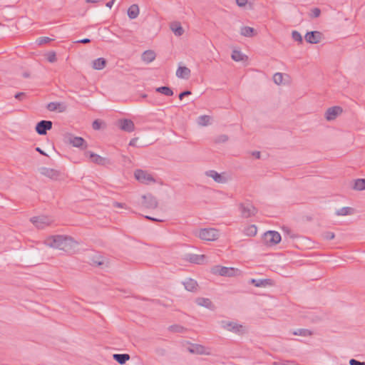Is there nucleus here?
Here are the masks:
<instances>
[{"label":"nucleus","instance_id":"nucleus-49","mask_svg":"<svg viewBox=\"0 0 365 365\" xmlns=\"http://www.w3.org/2000/svg\"><path fill=\"white\" fill-rule=\"evenodd\" d=\"M191 93H191V91H188V90H187V91H182V92H181V93L179 94V99H180V100H182V99H183V98H184L185 96H190V95H191Z\"/></svg>","mask_w":365,"mask_h":365},{"label":"nucleus","instance_id":"nucleus-58","mask_svg":"<svg viewBox=\"0 0 365 365\" xmlns=\"http://www.w3.org/2000/svg\"><path fill=\"white\" fill-rule=\"evenodd\" d=\"M130 145H135V140L133 139L130 140V143H129Z\"/></svg>","mask_w":365,"mask_h":365},{"label":"nucleus","instance_id":"nucleus-50","mask_svg":"<svg viewBox=\"0 0 365 365\" xmlns=\"http://www.w3.org/2000/svg\"><path fill=\"white\" fill-rule=\"evenodd\" d=\"M349 364L350 365H365V362H361L356 359H351L349 361Z\"/></svg>","mask_w":365,"mask_h":365},{"label":"nucleus","instance_id":"nucleus-2","mask_svg":"<svg viewBox=\"0 0 365 365\" xmlns=\"http://www.w3.org/2000/svg\"><path fill=\"white\" fill-rule=\"evenodd\" d=\"M63 140L66 143L71 144L73 147L79 148L82 150L87 148V143L83 138L75 136L71 133H65Z\"/></svg>","mask_w":365,"mask_h":365},{"label":"nucleus","instance_id":"nucleus-16","mask_svg":"<svg viewBox=\"0 0 365 365\" xmlns=\"http://www.w3.org/2000/svg\"><path fill=\"white\" fill-rule=\"evenodd\" d=\"M120 128L121 130L130 133L135 130V125L131 120L123 119L119 122Z\"/></svg>","mask_w":365,"mask_h":365},{"label":"nucleus","instance_id":"nucleus-39","mask_svg":"<svg viewBox=\"0 0 365 365\" xmlns=\"http://www.w3.org/2000/svg\"><path fill=\"white\" fill-rule=\"evenodd\" d=\"M292 37L294 41H297V42H299L300 43H302L303 40H302V35L297 31H293L292 32Z\"/></svg>","mask_w":365,"mask_h":365},{"label":"nucleus","instance_id":"nucleus-9","mask_svg":"<svg viewBox=\"0 0 365 365\" xmlns=\"http://www.w3.org/2000/svg\"><path fill=\"white\" fill-rule=\"evenodd\" d=\"M142 198V206L147 209H155L158 207V202L157 199L148 193L146 195H143L141 197Z\"/></svg>","mask_w":365,"mask_h":365},{"label":"nucleus","instance_id":"nucleus-55","mask_svg":"<svg viewBox=\"0 0 365 365\" xmlns=\"http://www.w3.org/2000/svg\"><path fill=\"white\" fill-rule=\"evenodd\" d=\"M146 219H148V220H150L152 221H155V222H162L163 220H158L157 218H154V217H150V216H145V217Z\"/></svg>","mask_w":365,"mask_h":365},{"label":"nucleus","instance_id":"nucleus-23","mask_svg":"<svg viewBox=\"0 0 365 365\" xmlns=\"http://www.w3.org/2000/svg\"><path fill=\"white\" fill-rule=\"evenodd\" d=\"M196 303L199 306L204 307L210 309H213L214 308L213 304L212 303L211 300L208 298L198 297L196 299Z\"/></svg>","mask_w":365,"mask_h":365},{"label":"nucleus","instance_id":"nucleus-30","mask_svg":"<svg viewBox=\"0 0 365 365\" xmlns=\"http://www.w3.org/2000/svg\"><path fill=\"white\" fill-rule=\"evenodd\" d=\"M189 351L192 354H205V347L200 344H193L188 349Z\"/></svg>","mask_w":365,"mask_h":365},{"label":"nucleus","instance_id":"nucleus-28","mask_svg":"<svg viewBox=\"0 0 365 365\" xmlns=\"http://www.w3.org/2000/svg\"><path fill=\"white\" fill-rule=\"evenodd\" d=\"M240 34L245 37H252L256 34V32L252 27L242 26L240 29Z\"/></svg>","mask_w":365,"mask_h":365},{"label":"nucleus","instance_id":"nucleus-8","mask_svg":"<svg viewBox=\"0 0 365 365\" xmlns=\"http://www.w3.org/2000/svg\"><path fill=\"white\" fill-rule=\"evenodd\" d=\"M134 175L135 179L141 183L150 184L155 182V180L150 173L143 170H136Z\"/></svg>","mask_w":365,"mask_h":365},{"label":"nucleus","instance_id":"nucleus-34","mask_svg":"<svg viewBox=\"0 0 365 365\" xmlns=\"http://www.w3.org/2000/svg\"><path fill=\"white\" fill-rule=\"evenodd\" d=\"M156 91L167 96H172L173 95V90L168 86H161L156 88Z\"/></svg>","mask_w":365,"mask_h":365},{"label":"nucleus","instance_id":"nucleus-42","mask_svg":"<svg viewBox=\"0 0 365 365\" xmlns=\"http://www.w3.org/2000/svg\"><path fill=\"white\" fill-rule=\"evenodd\" d=\"M247 235L255 236L257 234V227L255 225H251L246 230Z\"/></svg>","mask_w":365,"mask_h":365},{"label":"nucleus","instance_id":"nucleus-29","mask_svg":"<svg viewBox=\"0 0 365 365\" xmlns=\"http://www.w3.org/2000/svg\"><path fill=\"white\" fill-rule=\"evenodd\" d=\"M106 60L103 58H98L93 61V68L96 70H101L106 65Z\"/></svg>","mask_w":365,"mask_h":365},{"label":"nucleus","instance_id":"nucleus-44","mask_svg":"<svg viewBox=\"0 0 365 365\" xmlns=\"http://www.w3.org/2000/svg\"><path fill=\"white\" fill-rule=\"evenodd\" d=\"M321 14V10L319 8H314L311 11L310 16L312 18H317Z\"/></svg>","mask_w":365,"mask_h":365},{"label":"nucleus","instance_id":"nucleus-11","mask_svg":"<svg viewBox=\"0 0 365 365\" xmlns=\"http://www.w3.org/2000/svg\"><path fill=\"white\" fill-rule=\"evenodd\" d=\"M52 122L51 120H42L36 125V131L41 135H46L47 131L52 128Z\"/></svg>","mask_w":365,"mask_h":365},{"label":"nucleus","instance_id":"nucleus-26","mask_svg":"<svg viewBox=\"0 0 365 365\" xmlns=\"http://www.w3.org/2000/svg\"><path fill=\"white\" fill-rule=\"evenodd\" d=\"M185 288L190 292H194L197 289V283L192 279H187L183 282Z\"/></svg>","mask_w":365,"mask_h":365},{"label":"nucleus","instance_id":"nucleus-37","mask_svg":"<svg viewBox=\"0 0 365 365\" xmlns=\"http://www.w3.org/2000/svg\"><path fill=\"white\" fill-rule=\"evenodd\" d=\"M294 335L308 336L312 334V332L307 329H298L293 333Z\"/></svg>","mask_w":365,"mask_h":365},{"label":"nucleus","instance_id":"nucleus-38","mask_svg":"<svg viewBox=\"0 0 365 365\" xmlns=\"http://www.w3.org/2000/svg\"><path fill=\"white\" fill-rule=\"evenodd\" d=\"M169 330L175 333H182L185 330L184 327L180 325H171L169 327Z\"/></svg>","mask_w":365,"mask_h":365},{"label":"nucleus","instance_id":"nucleus-51","mask_svg":"<svg viewBox=\"0 0 365 365\" xmlns=\"http://www.w3.org/2000/svg\"><path fill=\"white\" fill-rule=\"evenodd\" d=\"M113 205L115 207H119V208H125V207H126L125 203L118 202H114Z\"/></svg>","mask_w":365,"mask_h":365},{"label":"nucleus","instance_id":"nucleus-61","mask_svg":"<svg viewBox=\"0 0 365 365\" xmlns=\"http://www.w3.org/2000/svg\"><path fill=\"white\" fill-rule=\"evenodd\" d=\"M291 237L294 238V237H295V236L294 235H291Z\"/></svg>","mask_w":365,"mask_h":365},{"label":"nucleus","instance_id":"nucleus-20","mask_svg":"<svg viewBox=\"0 0 365 365\" xmlns=\"http://www.w3.org/2000/svg\"><path fill=\"white\" fill-rule=\"evenodd\" d=\"M46 108L50 111L58 110L61 113L64 112L66 109V106L65 105L58 102H51L47 105Z\"/></svg>","mask_w":365,"mask_h":365},{"label":"nucleus","instance_id":"nucleus-47","mask_svg":"<svg viewBox=\"0 0 365 365\" xmlns=\"http://www.w3.org/2000/svg\"><path fill=\"white\" fill-rule=\"evenodd\" d=\"M101 122L99 120H95L92 124L94 130H99L101 128Z\"/></svg>","mask_w":365,"mask_h":365},{"label":"nucleus","instance_id":"nucleus-54","mask_svg":"<svg viewBox=\"0 0 365 365\" xmlns=\"http://www.w3.org/2000/svg\"><path fill=\"white\" fill-rule=\"evenodd\" d=\"M252 156H254L257 159H259L260 158V155H261L259 151H253L252 153Z\"/></svg>","mask_w":365,"mask_h":365},{"label":"nucleus","instance_id":"nucleus-48","mask_svg":"<svg viewBox=\"0 0 365 365\" xmlns=\"http://www.w3.org/2000/svg\"><path fill=\"white\" fill-rule=\"evenodd\" d=\"M15 98H16L19 101H23L26 97V93L23 92L17 93L14 96Z\"/></svg>","mask_w":365,"mask_h":365},{"label":"nucleus","instance_id":"nucleus-53","mask_svg":"<svg viewBox=\"0 0 365 365\" xmlns=\"http://www.w3.org/2000/svg\"><path fill=\"white\" fill-rule=\"evenodd\" d=\"M91 42V40L89 38H83V39H81V40H78L77 41H76V43H90Z\"/></svg>","mask_w":365,"mask_h":365},{"label":"nucleus","instance_id":"nucleus-10","mask_svg":"<svg viewBox=\"0 0 365 365\" xmlns=\"http://www.w3.org/2000/svg\"><path fill=\"white\" fill-rule=\"evenodd\" d=\"M85 155L86 157H88L93 163H94L97 165H105L110 163V162L108 159H107L106 158H103V157L100 156L99 155L96 154L91 151H86L85 153Z\"/></svg>","mask_w":365,"mask_h":365},{"label":"nucleus","instance_id":"nucleus-25","mask_svg":"<svg viewBox=\"0 0 365 365\" xmlns=\"http://www.w3.org/2000/svg\"><path fill=\"white\" fill-rule=\"evenodd\" d=\"M139 7L137 4L131 5L128 9V16L130 19H134L139 15Z\"/></svg>","mask_w":365,"mask_h":365},{"label":"nucleus","instance_id":"nucleus-32","mask_svg":"<svg viewBox=\"0 0 365 365\" xmlns=\"http://www.w3.org/2000/svg\"><path fill=\"white\" fill-rule=\"evenodd\" d=\"M353 208L351 207H344L339 210H337L336 211V215H338V216H345V215H351L353 213Z\"/></svg>","mask_w":365,"mask_h":365},{"label":"nucleus","instance_id":"nucleus-18","mask_svg":"<svg viewBox=\"0 0 365 365\" xmlns=\"http://www.w3.org/2000/svg\"><path fill=\"white\" fill-rule=\"evenodd\" d=\"M206 256L205 255H195V254H188L186 256V259L190 262L191 263H195L197 264H202L204 262Z\"/></svg>","mask_w":365,"mask_h":365},{"label":"nucleus","instance_id":"nucleus-40","mask_svg":"<svg viewBox=\"0 0 365 365\" xmlns=\"http://www.w3.org/2000/svg\"><path fill=\"white\" fill-rule=\"evenodd\" d=\"M228 140V136L227 135H220L217 137H216L214 140V142L215 143H225Z\"/></svg>","mask_w":365,"mask_h":365},{"label":"nucleus","instance_id":"nucleus-22","mask_svg":"<svg viewBox=\"0 0 365 365\" xmlns=\"http://www.w3.org/2000/svg\"><path fill=\"white\" fill-rule=\"evenodd\" d=\"M156 55L153 51L147 50L143 53L141 58L143 61L145 62L146 63H149L153 61Z\"/></svg>","mask_w":365,"mask_h":365},{"label":"nucleus","instance_id":"nucleus-15","mask_svg":"<svg viewBox=\"0 0 365 365\" xmlns=\"http://www.w3.org/2000/svg\"><path fill=\"white\" fill-rule=\"evenodd\" d=\"M223 327L227 331L234 332L235 334L243 333V327L235 322H224Z\"/></svg>","mask_w":365,"mask_h":365},{"label":"nucleus","instance_id":"nucleus-21","mask_svg":"<svg viewBox=\"0 0 365 365\" xmlns=\"http://www.w3.org/2000/svg\"><path fill=\"white\" fill-rule=\"evenodd\" d=\"M191 71L185 66H179L176 71V76L180 78L188 79Z\"/></svg>","mask_w":365,"mask_h":365},{"label":"nucleus","instance_id":"nucleus-45","mask_svg":"<svg viewBox=\"0 0 365 365\" xmlns=\"http://www.w3.org/2000/svg\"><path fill=\"white\" fill-rule=\"evenodd\" d=\"M51 39L48 37H40L36 40V42L38 45H41L43 43H47L50 42Z\"/></svg>","mask_w":365,"mask_h":365},{"label":"nucleus","instance_id":"nucleus-3","mask_svg":"<svg viewBox=\"0 0 365 365\" xmlns=\"http://www.w3.org/2000/svg\"><path fill=\"white\" fill-rule=\"evenodd\" d=\"M220 236L219 231L215 228H204L199 231L198 237L205 241H215Z\"/></svg>","mask_w":365,"mask_h":365},{"label":"nucleus","instance_id":"nucleus-17","mask_svg":"<svg viewBox=\"0 0 365 365\" xmlns=\"http://www.w3.org/2000/svg\"><path fill=\"white\" fill-rule=\"evenodd\" d=\"M205 175L207 177L212 178L216 182L225 183L226 182V178L217 172L213 170H207L205 172Z\"/></svg>","mask_w":365,"mask_h":365},{"label":"nucleus","instance_id":"nucleus-35","mask_svg":"<svg viewBox=\"0 0 365 365\" xmlns=\"http://www.w3.org/2000/svg\"><path fill=\"white\" fill-rule=\"evenodd\" d=\"M245 55L242 53L240 51L234 50L232 53V58L235 61H241L245 59Z\"/></svg>","mask_w":365,"mask_h":365},{"label":"nucleus","instance_id":"nucleus-7","mask_svg":"<svg viewBox=\"0 0 365 365\" xmlns=\"http://www.w3.org/2000/svg\"><path fill=\"white\" fill-rule=\"evenodd\" d=\"M263 240L267 245H274L281 241V235L276 231H267L264 235Z\"/></svg>","mask_w":365,"mask_h":365},{"label":"nucleus","instance_id":"nucleus-31","mask_svg":"<svg viewBox=\"0 0 365 365\" xmlns=\"http://www.w3.org/2000/svg\"><path fill=\"white\" fill-rule=\"evenodd\" d=\"M210 117L207 115H200L197 118V122L199 125L206 126L210 123Z\"/></svg>","mask_w":365,"mask_h":365},{"label":"nucleus","instance_id":"nucleus-52","mask_svg":"<svg viewBox=\"0 0 365 365\" xmlns=\"http://www.w3.org/2000/svg\"><path fill=\"white\" fill-rule=\"evenodd\" d=\"M236 3L240 7H242L247 4V0H236Z\"/></svg>","mask_w":365,"mask_h":365},{"label":"nucleus","instance_id":"nucleus-36","mask_svg":"<svg viewBox=\"0 0 365 365\" xmlns=\"http://www.w3.org/2000/svg\"><path fill=\"white\" fill-rule=\"evenodd\" d=\"M353 188L356 190H363L365 189V180L357 179L355 180Z\"/></svg>","mask_w":365,"mask_h":365},{"label":"nucleus","instance_id":"nucleus-4","mask_svg":"<svg viewBox=\"0 0 365 365\" xmlns=\"http://www.w3.org/2000/svg\"><path fill=\"white\" fill-rule=\"evenodd\" d=\"M238 269L233 267H227L222 266H215L212 269V272L213 274L224 277H234L236 275Z\"/></svg>","mask_w":365,"mask_h":365},{"label":"nucleus","instance_id":"nucleus-5","mask_svg":"<svg viewBox=\"0 0 365 365\" xmlns=\"http://www.w3.org/2000/svg\"><path fill=\"white\" fill-rule=\"evenodd\" d=\"M30 220L38 229H43L53 222L51 217L45 215L33 217Z\"/></svg>","mask_w":365,"mask_h":365},{"label":"nucleus","instance_id":"nucleus-12","mask_svg":"<svg viewBox=\"0 0 365 365\" xmlns=\"http://www.w3.org/2000/svg\"><path fill=\"white\" fill-rule=\"evenodd\" d=\"M343 109L340 106H332L329 108L325 112V118L328 121L334 120L338 115L341 114Z\"/></svg>","mask_w":365,"mask_h":365},{"label":"nucleus","instance_id":"nucleus-6","mask_svg":"<svg viewBox=\"0 0 365 365\" xmlns=\"http://www.w3.org/2000/svg\"><path fill=\"white\" fill-rule=\"evenodd\" d=\"M239 209L243 217L248 218L257 213V208L250 202L240 203Z\"/></svg>","mask_w":365,"mask_h":365},{"label":"nucleus","instance_id":"nucleus-13","mask_svg":"<svg viewBox=\"0 0 365 365\" xmlns=\"http://www.w3.org/2000/svg\"><path fill=\"white\" fill-rule=\"evenodd\" d=\"M39 172L42 175H44L51 180H58L61 176L60 171L49 168H40Z\"/></svg>","mask_w":365,"mask_h":365},{"label":"nucleus","instance_id":"nucleus-43","mask_svg":"<svg viewBox=\"0 0 365 365\" xmlns=\"http://www.w3.org/2000/svg\"><path fill=\"white\" fill-rule=\"evenodd\" d=\"M46 58L50 63H53V62L56 61L57 58H56V53L55 52H49L46 55Z\"/></svg>","mask_w":365,"mask_h":365},{"label":"nucleus","instance_id":"nucleus-19","mask_svg":"<svg viewBox=\"0 0 365 365\" xmlns=\"http://www.w3.org/2000/svg\"><path fill=\"white\" fill-rule=\"evenodd\" d=\"M250 283L257 287H265L272 285V280L271 279H252Z\"/></svg>","mask_w":365,"mask_h":365},{"label":"nucleus","instance_id":"nucleus-1","mask_svg":"<svg viewBox=\"0 0 365 365\" xmlns=\"http://www.w3.org/2000/svg\"><path fill=\"white\" fill-rule=\"evenodd\" d=\"M45 244L50 247L68 252L75 247L76 242L68 236L53 235L46 238Z\"/></svg>","mask_w":365,"mask_h":365},{"label":"nucleus","instance_id":"nucleus-46","mask_svg":"<svg viewBox=\"0 0 365 365\" xmlns=\"http://www.w3.org/2000/svg\"><path fill=\"white\" fill-rule=\"evenodd\" d=\"M335 237L334 232H326L324 233V238L328 240H333Z\"/></svg>","mask_w":365,"mask_h":365},{"label":"nucleus","instance_id":"nucleus-33","mask_svg":"<svg viewBox=\"0 0 365 365\" xmlns=\"http://www.w3.org/2000/svg\"><path fill=\"white\" fill-rule=\"evenodd\" d=\"M91 263L96 266L102 265L104 264V258L99 255H95L91 257Z\"/></svg>","mask_w":365,"mask_h":365},{"label":"nucleus","instance_id":"nucleus-60","mask_svg":"<svg viewBox=\"0 0 365 365\" xmlns=\"http://www.w3.org/2000/svg\"><path fill=\"white\" fill-rule=\"evenodd\" d=\"M146 96H146L145 94H144V95L143 96V98H145Z\"/></svg>","mask_w":365,"mask_h":365},{"label":"nucleus","instance_id":"nucleus-27","mask_svg":"<svg viewBox=\"0 0 365 365\" xmlns=\"http://www.w3.org/2000/svg\"><path fill=\"white\" fill-rule=\"evenodd\" d=\"M113 358L120 364H124L130 359V356L128 354H115Z\"/></svg>","mask_w":365,"mask_h":365},{"label":"nucleus","instance_id":"nucleus-14","mask_svg":"<svg viewBox=\"0 0 365 365\" xmlns=\"http://www.w3.org/2000/svg\"><path fill=\"white\" fill-rule=\"evenodd\" d=\"M322 33L317 31L307 32L304 36L305 40L309 43H318L322 39Z\"/></svg>","mask_w":365,"mask_h":365},{"label":"nucleus","instance_id":"nucleus-56","mask_svg":"<svg viewBox=\"0 0 365 365\" xmlns=\"http://www.w3.org/2000/svg\"><path fill=\"white\" fill-rule=\"evenodd\" d=\"M115 1V0H111L110 1H108V3H106V6L109 9H111Z\"/></svg>","mask_w":365,"mask_h":365},{"label":"nucleus","instance_id":"nucleus-41","mask_svg":"<svg viewBox=\"0 0 365 365\" xmlns=\"http://www.w3.org/2000/svg\"><path fill=\"white\" fill-rule=\"evenodd\" d=\"M273 81L277 85L281 84L282 81H283L282 73H276L274 75V76H273Z\"/></svg>","mask_w":365,"mask_h":365},{"label":"nucleus","instance_id":"nucleus-57","mask_svg":"<svg viewBox=\"0 0 365 365\" xmlns=\"http://www.w3.org/2000/svg\"><path fill=\"white\" fill-rule=\"evenodd\" d=\"M36 150L37 152H38L39 153H41V155H47L44 153V151H43V150H42L39 147H37V148H36Z\"/></svg>","mask_w":365,"mask_h":365},{"label":"nucleus","instance_id":"nucleus-24","mask_svg":"<svg viewBox=\"0 0 365 365\" xmlns=\"http://www.w3.org/2000/svg\"><path fill=\"white\" fill-rule=\"evenodd\" d=\"M170 29L177 36H181L184 33V29L179 22L175 21L170 24Z\"/></svg>","mask_w":365,"mask_h":365},{"label":"nucleus","instance_id":"nucleus-59","mask_svg":"<svg viewBox=\"0 0 365 365\" xmlns=\"http://www.w3.org/2000/svg\"><path fill=\"white\" fill-rule=\"evenodd\" d=\"M24 76L25 78H27V77H29V73H24Z\"/></svg>","mask_w":365,"mask_h":365}]
</instances>
